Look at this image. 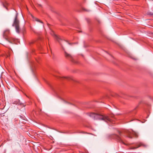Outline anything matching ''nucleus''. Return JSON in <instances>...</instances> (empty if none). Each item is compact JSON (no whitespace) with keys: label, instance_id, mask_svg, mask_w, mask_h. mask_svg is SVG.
Listing matches in <instances>:
<instances>
[{"label":"nucleus","instance_id":"9","mask_svg":"<svg viewBox=\"0 0 153 153\" xmlns=\"http://www.w3.org/2000/svg\"><path fill=\"white\" fill-rule=\"evenodd\" d=\"M33 18L34 20V21H36L38 22H40L42 23H43L42 22L41 20L39 19H38L36 18L33 17Z\"/></svg>","mask_w":153,"mask_h":153},{"label":"nucleus","instance_id":"1","mask_svg":"<svg viewBox=\"0 0 153 153\" xmlns=\"http://www.w3.org/2000/svg\"><path fill=\"white\" fill-rule=\"evenodd\" d=\"M118 133L120 136L116 134H114L112 135V137L116 139L117 141L120 143L123 142L122 139L120 137V136H122L123 133L126 137L130 138H132L133 136H134L135 137H138V134L132 130H126L123 132L118 131Z\"/></svg>","mask_w":153,"mask_h":153},{"label":"nucleus","instance_id":"12","mask_svg":"<svg viewBox=\"0 0 153 153\" xmlns=\"http://www.w3.org/2000/svg\"><path fill=\"white\" fill-rule=\"evenodd\" d=\"M63 78L65 79H69L70 78V77H67V76L64 77Z\"/></svg>","mask_w":153,"mask_h":153},{"label":"nucleus","instance_id":"10","mask_svg":"<svg viewBox=\"0 0 153 153\" xmlns=\"http://www.w3.org/2000/svg\"><path fill=\"white\" fill-rule=\"evenodd\" d=\"M2 114H1L0 113V118L2 120H5V119L4 118V117H5L6 118V117L5 116V115H3L2 116Z\"/></svg>","mask_w":153,"mask_h":153},{"label":"nucleus","instance_id":"11","mask_svg":"<svg viewBox=\"0 0 153 153\" xmlns=\"http://www.w3.org/2000/svg\"><path fill=\"white\" fill-rule=\"evenodd\" d=\"M55 35V36L56 37V38L57 40H58V41H59V38L57 36H56V35Z\"/></svg>","mask_w":153,"mask_h":153},{"label":"nucleus","instance_id":"5","mask_svg":"<svg viewBox=\"0 0 153 153\" xmlns=\"http://www.w3.org/2000/svg\"><path fill=\"white\" fill-rule=\"evenodd\" d=\"M136 147H131V149H135L141 146L145 147L146 146L145 144L142 142H138L136 143Z\"/></svg>","mask_w":153,"mask_h":153},{"label":"nucleus","instance_id":"7","mask_svg":"<svg viewBox=\"0 0 153 153\" xmlns=\"http://www.w3.org/2000/svg\"><path fill=\"white\" fill-rule=\"evenodd\" d=\"M10 30H7L4 31L3 33V36L5 39H7L8 36L10 34Z\"/></svg>","mask_w":153,"mask_h":153},{"label":"nucleus","instance_id":"6","mask_svg":"<svg viewBox=\"0 0 153 153\" xmlns=\"http://www.w3.org/2000/svg\"><path fill=\"white\" fill-rule=\"evenodd\" d=\"M13 104L20 105L24 107H25L26 105V104H25L24 103H22L21 102H20V101L19 100H18L14 101V102L13 103Z\"/></svg>","mask_w":153,"mask_h":153},{"label":"nucleus","instance_id":"8","mask_svg":"<svg viewBox=\"0 0 153 153\" xmlns=\"http://www.w3.org/2000/svg\"><path fill=\"white\" fill-rule=\"evenodd\" d=\"M6 39L9 42L11 43H15L16 42V39H15L11 37H9L7 38V39Z\"/></svg>","mask_w":153,"mask_h":153},{"label":"nucleus","instance_id":"3","mask_svg":"<svg viewBox=\"0 0 153 153\" xmlns=\"http://www.w3.org/2000/svg\"><path fill=\"white\" fill-rule=\"evenodd\" d=\"M19 23V21L18 19V14H16L13 24V26L15 27L16 31L18 33H19L20 31Z\"/></svg>","mask_w":153,"mask_h":153},{"label":"nucleus","instance_id":"2","mask_svg":"<svg viewBox=\"0 0 153 153\" xmlns=\"http://www.w3.org/2000/svg\"><path fill=\"white\" fill-rule=\"evenodd\" d=\"M89 115L94 119L103 120L105 122L111 121V119L105 115H101L94 113H91L89 114Z\"/></svg>","mask_w":153,"mask_h":153},{"label":"nucleus","instance_id":"4","mask_svg":"<svg viewBox=\"0 0 153 153\" xmlns=\"http://www.w3.org/2000/svg\"><path fill=\"white\" fill-rule=\"evenodd\" d=\"M64 54L66 58L69 59L71 62L74 63H75L76 62L74 60V59L73 57L72 56L71 54L68 53L66 51H64Z\"/></svg>","mask_w":153,"mask_h":153}]
</instances>
